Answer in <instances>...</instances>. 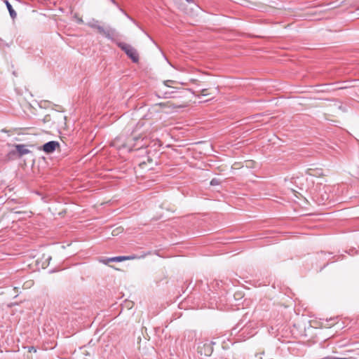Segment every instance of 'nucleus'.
Masks as SVG:
<instances>
[{"label": "nucleus", "mask_w": 359, "mask_h": 359, "mask_svg": "<svg viewBox=\"0 0 359 359\" xmlns=\"http://www.w3.org/2000/svg\"><path fill=\"white\" fill-rule=\"evenodd\" d=\"M15 149L20 156L29 154L30 151L26 148V146L24 144H17L15 145Z\"/></svg>", "instance_id": "obj_5"}, {"label": "nucleus", "mask_w": 359, "mask_h": 359, "mask_svg": "<svg viewBox=\"0 0 359 359\" xmlns=\"http://www.w3.org/2000/svg\"><path fill=\"white\" fill-rule=\"evenodd\" d=\"M151 255V252H147V253L143 254L142 255L138 257L137 255H130V256H118V257H110L104 259H101L100 262L104 263V264H108L109 262H122L126 260H133L135 259H141L144 258L147 255Z\"/></svg>", "instance_id": "obj_2"}, {"label": "nucleus", "mask_w": 359, "mask_h": 359, "mask_svg": "<svg viewBox=\"0 0 359 359\" xmlns=\"http://www.w3.org/2000/svg\"><path fill=\"white\" fill-rule=\"evenodd\" d=\"M174 93V91H172L170 93H168V92H165L164 95H165V97H171L170 94Z\"/></svg>", "instance_id": "obj_14"}, {"label": "nucleus", "mask_w": 359, "mask_h": 359, "mask_svg": "<svg viewBox=\"0 0 359 359\" xmlns=\"http://www.w3.org/2000/svg\"><path fill=\"white\" fill-rule=\"evenodd\" d=\"M219 184H220V180L217 178H213L210 181V185H212V186L219 185Z\"/></svg>", "instance_id": "obj_10"}, {"label": "nucleus", "mask_w": 359, "mask_h": 359, "mask_svg": "<svg viewBox=\"0 0 359 359\" xmlns=\"http://www.w3.org/2000/svg\"><path fill=\"white\" fill-rule=\"evenodd\" d=\"M204 348H205V355H210L212 352V348L210 346V344H204Z\"/></svg>", "instance_id": "obj_8"}, {"label": "nucleus", "mask_w": 359, "mask_h": 359, "mask_svg": "<svg viewBox=\"0 0 359 359\" xmlns=\"http://www.w3.org/2000/svg\"><path fill=\"white\" fill-rule=\"evenodd\" d=\"M207 90H208V89H205H205H202L201 90V95L205 96V95H209V93H207Z\"/></svg>", "instance_id": "obj_12"}, {"label": "nucleus", "mask_w": 359, "mask_h": 359, "mask_svg": "<svg viewBox=\"0 0 359 359\" xmlns=\"http://www.w3.org/2000/svg\"><path fill=\"white\" fill-rule=\"evenodd\" d=\"M60 147V144L57 141H50L43 145V151L46 154L53 153L57 147Z\"/></svg>", "instance_id": "obj_4"}, {"label": "nucleus", "mask_w": 359, "mask_h": 359, "mask_svg": "<svg viewBox=\"0 0 359 359\" xmlns=\"http://www.w3.org/2000/svg\"><path fill=\"white\" fill-rule=\"evenodd\" d=\"M144 145V144H140V145L139 146V147H138V148H141V147H142Z\"/></svg>", "instance_id": "obj_17"}, {"label": "nucleus", "mask_w": 359, "mask_h": 359, "mask_svg": "<svg viewBox=\"0 0 359 359\" xmlns=\"http://www.w3.org/2000/svg\"><path fill=\"white\" fill-rule=\"evenodd\" d=\"M176 83H177V81H173V80H166V81H163L164 86H167V87H171V84H174Z\"/></svg>", "instance_id": "obj_9"}, {"label": "nucleus", "mask_w": 359, "mask_h": 359, "mask_svg": "<svg viewBox=\"0 0 359 359\" xmlns=\"http://www.w3.org/2000/svg\"><path fill=\"white\" fill-rule=\"evenodd\" d=\"M86 25L93 29H96L100 34H102L109 39H112L116 36L115 29L109 27L104 29L100 25L99 21L94 18L88 21Z\"/></svg>", "instance_id": "obj_1"}, {"label": "nucleus", "mask_w": 359, "mask_h": 359, "mask_svg": "<svg viewBox=\"0 0 359 359\" xmlns=\"http://www.w3.org/2000/svg\"><path fill=\"white\" fill-rule=\"evenodd\" d=\"M127 144L130 147V146H133V147H135V144H130V138H128V142H127Z\"/></svg>", "instance_id": "obj_15"}, {"label": "nucleus", "mask_w": 359, "mask_h": 359, "mask_svg": "<svg viewBox=\"0 0 359 359\" xmlns=\"http://www.w3.org/2000/svg\"><path fill=\"white\" fill-rule=\"evenodd\" d=\"M116 231H118V232H117V233H115V231H114L112 232V235H114H114H117V234H118V233L120 231H119V229H116Z\"/></svg>", "instance_id": "obj_16"}, {"label": "nucleus", "mask_w": 359, "mask_h": 359, "mask_svg": "<svg viewBox=\"0 0 359 359\" xmlns=\"http://www.w3.org/2000/svg\"><path fill=\"white\" fill-rule=\"evenodd\" d=\"M158 105L161 106L163 108L168 107V108H170L171 109H175L178 108V107H177L174 104L171 103L170 102H161V103H159Z\"/></svg>", "instance_id": "obj_7"}, {"label": "nucleus", "mask_w": 359, "mask_h": 359, "mask_svg": "<svg viewBox=\"0 0 359 359\" xmlns=\"http://www.w3.org/2000/svg\"><path fill=\"white\" fill-rule=\"evenodd\" d=\"M118 46L126 53L133 62H137L139 61L138 53L133 46L123 42L118 43Z\"/></svg>", "instance_id": "obj_3"}, {"label": "nucleus", "mask_w": 359, "mask_h": 359, "mask_svg": "<svg viewBox=\"0 0 359 359\" xmlns=\"http://www.w3.org/2000/svg\"><path fill=\"white\" fill-rule=\"evenodd\" d=\"M74 18L76 19V21L79 24H81L83 22V19L77 16V14L74 15Z\"/></svg>", "instance_id": "obj_11"}, {"label": "nucleus", "mask_w": 359, "mask_h": 359, "mask_svg": "<svg viewBox=\"0 0 359 359\" xmlns=\"http://www.w3.org/2000/svg\"><path fill=\"white\" fill-rule=\"evenodd\" d=\"M140 139H141L142 140H143V138L142 137V136H141V135H138V136H134V137H133V140L135 142L138 141V140H140Z\"/></svg>", "instance_id": "obj_13"}, {"label": "nucleus", "mask_w": 359, "mask_h": 359, "mask_svg": "<svg viewBox=\"0 0 359 359\" xmlns=\"http://www.w3.org/2000/svg\"><path fill=\"white\" fill-rule=\"evenodd\" d=\"M5 3H6V7L8 10V12L10 13L11 18L14 20L17 17L16 12L13 8L11 4L7 0L5 1Z\"/></svg>", "instance_id": "obj_6"}]
</instances>
